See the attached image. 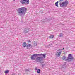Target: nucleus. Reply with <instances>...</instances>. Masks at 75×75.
<instances>
[{"mask_svg":"<svg viewBox=\"0 0 75 75\" xmlns=\"http://www.w3.org/2000/svg\"><path fill=\"white\" fill-rule=\"evenodd\" d=\"M27 11V8L25 7H22L18 9L17 10L18 14H25Z\"/></svg>","mask_w":75,"mask_h":75,"instance_id":"1","label":"nucleus"},{"mask_svg":"<svg viewBox=\"0 0 75 75\" xmlns=\"http://www.w3.org/2000/svg\"><path fill=\"white\" fill-rule=\"evenodd\" d=\"M59 4L60 7H62L63 6H67V4H68V2L67 1H65L62 2V3H60Z\"/></svg>","mask_w":75,"mask_h":75,"instance_id":"2","label":"nucleus"},{"mask_svg":"<svg viewBox=\"0 0 75 75\" xmlns=\"http://www.w3.org/2000/svg\"><path fill=\"white\" fill-rule=\"evenodd\" d=\"M20 3L22 4H29V0H21Z\"/></svg>","mask_w":75,"mask_h":75,"instance_id":"3","label":"nucleus"},{"mask_svg":"<svg viewBox=\"0 0 75 75\" xmlns=\"http://www.w3.org/2000/svg\"><path fill=\"white\" fill-rule=\"evenodd\" d=\"M41 55V54H33V55L32 56H31V59H32V60H35V58H36V56H37V55Z\"/></svg>","mask_w":75,"mask_h":75,"instance_id":"4","label":"nucleus"},{"mask_svg":"<svg viewBox=\"0 0 75 75\" xmlns=\"http://www.w3.org/2000/svg\"><path fill=\"white\" fill-rule=\"evenodd\" d=\"M43 57H38L36 59V61L37 62H40L42 60Z\"/></svg>","mask_w":75,"mask_h":75,"instance_id":"5","label":"nucleus"},{"mask_svg":"<svg viewBox=\"0 0 75 75\" xmlns=\"http://www.w3.org/2000/svg\"><path fill=\"white\" fill-rule=\"evenodd\" d=\"M26 47L28 49H30L31 48V44H28L26 46Z\"/></svg>","mask_w":75,"mask_h":75,"instance_id":"6","label":"nucleus"},{"mask_svg":"<svg viewBox=\"0 0 75 75\" xmlns=\"http://www.w3.org/2000/svg\"><path fill=\"white\" fill-rule=\"evenodd\" d=\"M72 58H72V55L70 54H69L68 57V60L69 59H72Z\"/></svg>","mask_w":75,"mask_h":75,"instance_id":"7","label":"nucleus"},{"mask_svg":"<svg viewBox=\"0 0 75 75\" xmlns=\"http://www.w3.org/2000/svg\"><path fill=\"white\" fill-rule=\"evenodd\" d=\"M61 54V52H58L57 53L56 55H58V56H60V55Z\"/></svg>","mask_w":75,"mask_h":75,"instance_id":"8","label":"nucleus"},{"mask_svg":"<svg viewBox=\"0 0 75 75\" xmlns=\"http://www.w3.org/2000/svg\"><path fill=\"white\" fill-rule=\"evenodd\" d=\"M49 38H50L51 39H52L54 38V35H51L49 37Z\"/></svg>","mask_w":75,"mask_h":75,"instance_id":"9","label":"nucleus"},{"mask_svg":"<svg viewBox=\"0 0 75 75\" xmlns=\"http://www.w3.org/2000/svg\"><path fill=\"white\" fill-rule=\"evenodd\" d=\"M26 45H27V43L25 42L23 43V47H26Z\"/></svg>","mask_w":75,"mask_h":75,"instance_id":"10","label":"nucleus"},{"mask_svg":"<svg viewBox=\"0 0 75 75\" xmlns=\"http://www.w3.org/2000/svg\"><path fill=\"white\" fill-rule=\"evenodd\" d=\"M62 59L63 60H65V61H67V60H68V59H66V57L65 56L63 57Z\"/></svg>","mask_w":75,"mask_h":75,"instance_id":"11","label":"nucleus"},{"mask_svg":"<svg viewBox=\"0 0 75 75\" xmlns=\"http://www.w3.org/2000/svg\"><path fill=\"white\" fill-rule=\"evenodd\" d=\"M41 72V70H40V69H38L37 70V72L38 73V74H40V72Z\"/></svg>","mask_w":75,"mask_h":75,"instance_id":"12","label":"nucleus"},{"mask_svg":"<svg viewBox=\"0 0 75 75\" xmlns=\"http://www.w3.org/2000/svg\"><path fill=\"white\" fill-rule=\"evenodd\" d=\"M58 2L57 1L55 3V5L56 7H58Z\"/></svg>","mask_w":75,"mask_h":75,"instance_id":"13","label":"nucleus"},{"mask_svg":"<svg viewBox=\"0 0 75 75\" xmlns=\"http://www.w3.org/2000/svg\"><path fill=\"white\" fill-rule=\"evenodd\" d=\"M8 72H9V70H7L4 71V73L5 74H7V73H8Z\"/></svg>","mask_w":75,"mask_h":75,"instance_id":"14","label":"nucleus"},{"mask_svg":"<svg viewBox=\"0 0 75 75\" xmlns=\"http://www.w3.org/2000/svg\"><path fill=\"white\" fill-rule=\"evenodd\" d=\"M59 36L60 37H62V34H60L59 35Z\"/></svg>","mask_w":75,"mask_h":75,"instance_id":"15","label":"nucleus"},{"mask_svg":"<svg viewBox=\"0 0 75 75\" xmlns=\"http://www.w3.org/2000/svg\"><path fill=\"white\" fill-rule=\"evenodd\" d=\"M42 55L43 56V58H45V54H42Z\"/></svg>","mask_w":75,"mask_h":75,"instance_id":"16","label":"nucleus"},{"mask_svg":"<svg viewBox=\"0 0 75 75\" xmlns=\"http://www.w3.org/2000/svg\"><path fill=\"white\" fill-rule=\"evenodd\" d=\"M33 45H34V46H37V44L36 43H34Z\"/></svg>","mask_w":75,"mask_h":75,"instance_id":"17","label":"nucleus"},{"mask_svg":"<svg viewBox=\"0 0 75 75\" xmlns=\"http://www.w3.org/2000/svg\"><path fill=\"white\" fill-rule=\"evenodd\" d=\"M62 49H59L58 50V51H61V50H62Z\"/></svg>","mask_w":75,"mask_h":75,"instance_id":"18","label":"nucleus"},{"mask_svg":"<svg viewBox=\"0 0 75 75\" xmlns=\"http://www.w3.org/2000/svg\"><path fill=\"white\" fill-rule=\"evenodd\" d=\"M37 69H38V68H37V67H36L35 69V70H37Z\"/></svg>","mask_w":75,"mask_h":75,"instance_id":"19","label":"nucleus"},{"mask_svg":"<svg viewBox=\"0 0 75 75\" xmlns=\"http://www.w3.org/2000/svg\"><path fill=\"white\" fill-rule=\"evenodd\" d=\"M64 0H60L59 1L61 2V1H62Z\"/></svg>","mask_w":75,"mask_h":75,"instance_id":"20","label":"nucleus"},{"mask_svg":"<svg viewBox=\"0 0 75 75\" xmlns=\"http://www.w3.org/2000/svg\"><path fill=\"white\" fill-rule=\"evenodd\" d=\"M28 42H31V41H30V40H29V41H28Z\"/></svg>","mask_w":75,"mask_h":75,"instance_id":"21","label":"nucleus"},{"mask_svg":"<svg viewBox=\"0 0 75 75\" xmlns=\"http://www.w3.org/2000/svg\"><path fill=\"white\" fill-rule=\"evenodd\" d=\"M64 49V48H63V49H62V50H63Z\"/></svg>","mask_w":75,"mask_h":75,"instance_id":"22","label":"nucleus"}]
</instances>
